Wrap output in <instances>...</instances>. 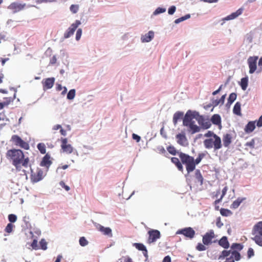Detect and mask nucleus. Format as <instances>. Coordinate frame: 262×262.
I'll use <instances>...</instances> for the list:
<instances>
[{
    "mask_svg": "<svg viewBox=\"0 0 262 262\" xmlns=\"http://www.w3.org/2000/svg\"><path fill=\"white\" fill-rule=\"evenodd\" d=\"M165 10H166L164 8H162L159 7L155 10V11L154 12V14H158L162 13L164 12L165 11Z\"/></svg>",
    "mask_w": 262,
    "mask_h": 262,
    "instance_id": "nucleus-50",
    "label": "nucleus"
},
{
    "mask_svg": "<svg viewBox=\"0 0 262 262\" xmlns=\"http://www.w3.org/2000/svg\"><path fill=\"white\" fill-rule=\"evenodd\" d=\"M59 184L62 188H64L65 190L67 191H69L70 189V187L66 185L63 181H61L59 183Z\"/></svg>",
    "mask_w": 262,
    "mask_h": 262,
    "instance_id": "nucleus-53",
    "label": "nucleus"
},
{
    "mask_svg": "<svg viewBox=\"0 0 262 262\" xmlns=\"http://www.w3.org/2000/svg\"><path fill=\"white\" fill-rule=\"evenodd\" d=\"M254 255V251L252 248H249L247 251V256L248 258H250Z\"/></svg>",
    "mask_w": 262,
    "mask_h": 262,
    "instance_id": "nucleus-47",
    "label": "nucleus"
},
{
    "mask_svg": "<svg viewBox=\"0 0 262 262\" xmlns=\"http://www.w3.org/2000/svg\"><path fill=\"white\" fill-rule=\"evenodd\" d=\"M221 102L219 100H215L212 101V104L214 106H216L220 104Z\"/></svg>",
    "mask_w": 262,
    "mask_h": 262,
    "instance_id": "nucleus-62",
    "label": "nucleus"
},
{
    "mask_svg": "<svg viewBox=\"0 0 262 262\" xmlns=\"http://www.w3.org/2000/svg\"><path fill=\"white\" fill-rule=\"evenodd\" d=\"M57 62V58L55 55H54L51 59L50 61V64H54Z\"/></svg>",
    "mask_w": 262,
    "mask_h": 262,
    "instance_id": "nucleus-57",
    "label": "nucleus"
},
{
    "mask_svg": "<svg viewBox=\"0 0 262 262\" xmlns=\"http://www.w3.org/2000/svg\"><path fill=\"white\" fill-rule=\"evenodd\" d=\"M204 129H208L210 127L211 124L209 121H204L201 124Z\"/></svg>",
    "mask_w": 262,
    "mask_h": 262,
    "instance_id": "nucleus-39",
    "label": "nucleus"
},
{
    "mask_svg": "<svg viewBox=\"0 0 262 262\" xmlns=\"http://www.w3.org/2000/svg\"><path fill=\"white\" fill-rule=\"evenodd\" d=\"M255 128V121H250L246 125L244 130L246 133H250L252 132Z\"/></svg>",
    "mask_w": 262,
    "mask_h": 262,
    "instance_id": "nucleus-23",
    "label": "nucleus"
},
{
    "mask_svg": "<svg viewBox=\"0 0 262 262\" xmlns=\"http://www.w3.org/2000/svg\"><path fill=\"white\" fill-rule=\"evenodd\" d=\"M31 247H32L33 249H38V246H37V241L35 239H34L31 245Z\"/></svg>",
    "mask_w": 262,
    "mask_h": 262,
    "instance_id": "nucleus-52",
    "label": "nucleus"
},
{
    "mask_svg": "<svg viewBox=\"0 0 262 262\" xmlns=\"http://www.w3.org/2000/svg\"><path fill=\"white\" fill-rule=\"evenodd\" d=\"M211 120L212 123L215 125H219L221 123V117L218 114L213 115L211 117Z\"/></svg>",
    "mask_w": 262,
    "mask_h": 262,
    "instance_id": "nucleus-30",
    "label": "nucleus"
},
{
    "mask_svg": "<svg viewBox=\"0 0 262 262\" xmlns=\"http://www.w3.org/2000/svg\"><path fill=\"white\" fill-rule=\"evenodd\" d=\"M171 162L176 165L177 168L181 171H183V167L182 164V162H181L179 160V159L178 158L176 157H172L171 158Z\"/></svg>",
    "mask_w": 262,
    "mask_h": 262,
    "instance_id": "nucleus-25",
    "label": "nucleus"
},
{
    "mask_svg": "<svg viewBox=\"0 0 262 262\" xmlns=\"http://www.w3.org/2000/svg\"><path fill=\"white\" fill-rule=\"evenodd\" d=\"M236 96V94L235 93H232L230 94L228 99V102L227 104H229V105H230L235 100Z\"/></svg>",
    "mask_w": 262,
    "mask_h": 262,
    "instance_id": "nucleus-34",
    "label": "nucleus"
},
{
    "mask_svg": "<svg viewBox=\"0 0 262 262\" xmlns=\"http://www.w3.org/2000/svg\"><path fill=\"white\" fill-rule=\"evenodd\" d=\"M196 249L197 250L199 251H204L206 249V247L201 243H199L196 247Z\"/></svg>",
    "mask_w": 262,
    "mask_h": 262,
    "instance_id": "nucleus-46",
    "label": "nucleus"
},
{
    "mask_svg": "<svg viewBox=\"0 0 262 262\" xmlns=\"http://www.w3.org/2000/svg\"><path fill=\"white\" fill-rule=\"evenodd\" d=\"M6 157L15 167L17 172H20L21 175L27 176V171L25 168L31 166L30 159L25 157L23 151L20 149H11L8 150Z\"/></svg>",
    "mask_w": 262,
    "mask_h": 262,
    "instance_id": "nucleus-1",
    "label": "nucleus"
},
{
    "mask_svg": "<svg viewBox=\"0 0 262 262\" xmlns=\"http://www.w3.org/2000/svg\"><path fill=\"white\" fill-rule=\"evenodd\" d=\"M55 78L53 77L45 79L42 80V83L44 90L52 88L54 84Z\"/></svg>",
    "mask_w": 262,
    "mask_h": 262,
    "instance_id": "nucleus-15",
    "label": "nucleus"
},
{
    "mask_svg": "<svg viewBox=\"0 0 262 262\" xmlns=\"http://www.w3.org/2000/svg\"><path fill=\"white\" fill-rule=\"evenodd\" d=\"M205 154L204 153H200L198 155V157L196 158V159H193V162L194 163V167L195 168L196 165H198L199 164L202 160L205 157Z\"/></svg>",
    "mask_w": 262,
    "mask_h": 262,
    "instance_id": "nucleus-32",
    "label": "nucleus"
},
{
    "mask_svg": "<svg viewBox=\"0 0 262 262\" xmlns=\"http://www.w3.org/2000/svg\"><path fill=\"white\" fill-rule=\"evenodd\" d=\"M256 125L259 127L262 126V115L260 116L258 120L257 121Z\"/></svg>",
    "mask_w": 262,
    "mask_h": 262,
    "instance_id": "nucleus-59",
    "label": "nucleus"
},
{
    "mask_svg": "<svg viewBox=\"0 0 262 262\" xmlns=\"http://www.w3.org/2000/svg\"><path fill=\"white\" fill-rule=\"evenodd\" d=\"M8 220L11 223H14L17 220V216L14 214H10L8 215Z\"/></svg>",
    "mask_w": 262,
    "mask_h": 262,
    "instance_id": "nucleus-44",
    "label": "nucleus"
},
{
    "mask_svg": "<svg viewBox=\"0 0 262 262\" xmlns=\"http://www.w3.org/2000/svg\"><path fill=\"white\" fill-rule=\"evenodd\" d=\"M31 169V181L33 183H36L39 181H40L42 179L43 177V171L40 169H37L36 172H34L31 168V166L29 167Z\"/></svg>",
    "mask_w": 262,
    "mask_h": 262,
    "instance_id": "nucleus-11",
    "label": "nucleus"
},
{
    "mask_svg": "<svg viewBox=\"0 0 262 262\" xmlns=\"http://www.w3.org/2000/svg\"><path fill=\"white\" fill-rule=\"evenodd\" d=\"M177 234H183L186 237L191 239L194 237L195 235L194 230L191 227H187L181 230H178Z\"/></svg>",
    "mask_w": 262,
    "mask_h": 262,
    "instance_id": "nucleus-13",
    "label": "nucleus"
},
{
    "mask_svg": "<svg viewBox=\"0 0 262 262\" xmlns=\"http://www.w3.org/2000/svg\"><path fill=\"white\" fill-rule=\"evenodd\" d=\"M228 190V187L227 186H225L222 190V194L221 195V198H223V197L225 195L226 192H227V191Z\"/></svg>",
    "mask_w": 262,
    "mask_h": 262,
    "instance_id": "nucleus-60",
    "label": "nucleus"
},
{
    "mask_svg": "<svg viewBox=\"0 0 262 262\" xmlns=\"http://www.w3.org/2000/svg\"><path fill=\"white\" fill-rule=\"evenodd\" d=\"M162 262H171V258L169 256H165Z\"/></svg>",
    "mask_w": 262,
    "mask_h": 262,
    "instance_id": "nucleus-61",
    "label": "nucleus"
},
{
    "mask_svg": "<svg viewBox=\"0 0 262 262\" xmlns=\"http://www.w3.org/2000/svg\"><path fill=\"white\" fill-rule=\"evenodd\" d=\"M233 113L237 115L241 116L242 115L241 114V104L239 102H237L233 108Z\"/></svg>",
    "mask_w": 262,
    "mask_h": 262,
    "instance_id": "nucleus-27",
    "label": "nucleus"
},
{
    "mask_svg": "<svg viewBox=\"0 0 262 262\" xmlns=\"http://www.w3.org/2000/svg\"><path fill=\"white\" fill-rule=\"evenodd\" d=\"M215 135H216L215 134H214L212 131L209 130L204 135V137H209V138H210L214 137Z\"/></svg>",
    "mask_w": 262,
    "mask_h": 262,
    "instance_id": "nucleus-49",
    "label": "nucleus"
},
{
    "mask_svg": "<svg viewBox=\"0 0 262 262\" xmlns=\"http://www.w3.org/2000/svg\"><path fill=\"white\" fill-rule=\"evenodd\" d=\"M13 227L14 225L13 224H12L11 223H9L6 227L5 231L7 233H10L12 232V231H13Z\"/></svg>",
    "mask_w": 262,
    "mask_h": 262,
    "instance_id": "nucleus-38",
    "label": "nucleus"
},
{
    "mask_svg": "<svg viewBox=\"0 0 262 262\" xmlns=\"http://www.w3.org/2000/svg\"><path fill=\"white\" fill-rule=\"evenodd\" d=\"M243 248V246L241 244L233 243L231 246V249L230 250H223L221 254L219 256V259H223L225 257L229 256L230 254H232L235 260L238 261L241 258L239 251Z\"/></svg>",
    "mask_w": 262,
    "mask_h": 262,
    "instance_id": "nucleus-2",
    "label": "nucleus"
},
{
    "mask_svg": "<svg viewBox=\"0 0 262 262\" xmlns=\"http://www.w3.org/2000/svg\"><path fill=\"white\" fill-rule=\"evenodd\" d=\"M195 178L198 182L202 185L203 184L204 179L199 169H197L195 171Z\"/></svg>",
    "mask_w": 262,
    "mask_h": 262,
    "instance_id": "nucleus-29",
    "label": "nucleus"
},
{
    "mask_svg": "<svg viewBox=\"0 0 262 262\" xmlns=\"http://www.w3.org/2000/svg\"><path fill=\"white\" fill-rule=\"evenodd\" d=\"M187 127H189V131L192 134L198 133L200 130V127L194 124V121L190 124Z\"/></svg>",
    "mask_w": 262,
    "mask_h": 262,
    "instance_id": "nucleus-28",
    "label": "nucleus"
},
{
    "mask_svg": "<svg viewBox=\"0 0 262 262\" xmlns=\"http://www.w3.org/2000/svg\"><path fill=\"white\" fill-rule=\"evenodd\" d=\"M216 225L218 228H221L223 226V223L221 222L220 217H218L217 219Z\"/></svg>",
    "mask_w": 262,
    "mask_h": 262,
    "instance_id": "nucleus-55",
    "label": "nucleus"
},
{
    "mask_svg": "<svg viewBox=\"0 0 262 262\" xmlns=\"http://www.w3.org/2000/svg\"><path fill=\"white\" fill-rule=\"evenodd\" d=\"M40 244L42 249L46 250L47 249V243L43 239L40 242Z\"/></svg>",
    "mask_w": 262,
    "mask_h": 262,
    "instance_id": "nucleus-54",
    "label": "nucleus"
},
{
    "mask_svg": "<svg viewBox=\"0 0 262 262\" xmlns=\"http://www.w3.org/2000/svg\"><path fill=\"white\" fill-rule=\"evenodd\" d=\"M219 244L221 246L225 249H227L229 247V243L226 236H223L222 237L219 241Z\"/></svg>",
    "mask_w": 262,
    "mask_h": 262,
    "instance_id": "nucleus-26",
    "label": "nucleus"
},
{
    "mask_svg": "<svg viewBox=\"0 0 262 262\" xmlns=\"http://www.w3.org/2000/svg\"><path fill=\"white\" fill-rule=\"evenodd\" d=\"M178 155L182 163L185 165L187 173L192 172L195 169L193 157L182 152Z\"/></svg>",
    "mask_w": 262,
    "mask_h": 262,
    "instance_id": "nucleus-4",
    "label": "nucleus"
},
{
    "mask_svg": "<svg viewBox=\"0 0 262 262\" xmlns=\"http://www.w3.org/2000/svg\"><path fill=\"white\" fill-rule=\"evenodd\" d=\"M220 213L222 215L224 216H228L232 214V212L230 210L225 208H221Z\"/></svg>",
    "mask_w": 262,
    "mask_h": 262,
    "instance_id": "nucleus-35",
    "label": "nucleus"
},
{
    "mask_svg": "<svg viewBox=\"0 0 262 262\" xmlns=\"http://www.w3.org/2000/svg\"><path fill=\"white\" fill-rule=\"evenodd\" d=\"M97 229L100 232H101L104 235H108L110 237H112V229L109 227H104L103 226L98 224L96 226Z\"/></svg>",
    "mask_w": 262,
    "mask_h": 262,
    "instance_id": "nucleus-16",
    "label": "nucleus"
},
{
    "mask_svg": "<svg viewBox=\"0 0 262 262\" xmlns=\"http://www.w3.org/2000/svg\"><path fill=\"white\" fill-rule=\"evenodd\" d=\"M257 56H250L248 59V64L249 68V73L253 74L257 69Z\"/></svg>",
    "mask_w": 262,
    "mask_h": 262,
    "instance_id": "nucleus-12",
    "label": "nucleus"
},
{
    "mask_svg": "<svg viewBox=\"0 0 262 262\" xmlns=\"http://www.w3.org/2000/svg\"><path fill=\"white\" fill-rule=\"evenodd\" d=\"M226 97V95H223L221 98L219 99L221 103L223 104L224 103L225 99Z\"/></svg>",
    "mask_w": 262,
    "mask_h": 262,
    "instance_id": "nucleus-63",
    "label": "nucleus"
},
{
    "mask_svg": "<svg viewBox=\"0 0 262 262\" xmlns=\"http://www.w3.org/2000/svg\"><path fill=\"white\" fill-rule=\"evenodd\" d=\"M183 115V114L182 113L178 112L176 113L173 117V122L174 124H176L178 122V121L181 119Z\"/></svg>",
    "mask_w": 262,
    "mask_h": 262,
    "instance_id": "nucleus-33",
    "label": "nucleus"
},
{
    "mask_svg": "<svg viewBox=\"0 0 262 262\" xmlns=\"http://www.w3.org/2000/svg\"><path fill=\"white\" fill-rule=\"evenodd\" d=\"M132 138L134 140H136L137 142H139L141 140V137L137 134H133Z\"/></svg>",
    "mask_w": 262,
    "mask_h": 262,
    "instance_id": "nucleus-56",
    "label": "nucleus"
},
{
    "mask_svg": "<svg viewBox=\"0 0 262 262\" xmlns=\"http://www.w3.org/2000/svg\"><path fill=\"white\" fill-rule=\"evenodd\" d=\"M176 139L178 143L182 146H185L187 144V140L184 133L177 135Z\"/></svg>",
    "mask_w": 262,
    "mask_h": 262,
    "instance_id": "nucleus-18",
    "label": "nucleus"
},
{
    "mask_svg": "<svg viewBox=\"0 0 262 262\" xmlns=\"http://www.w3.org/2000/svg\"><path fill=\"white\" fill-rule=\"evenodd\" d=\"M61 149L62 151L67 154H70L73 152L74 148L73 146L68 143L67 138H61Z\"/></svg>",
    "mask_w": 262,
    "mask_h": 262,
    "instance_id": "nucleus-8",
    "label": "nucleus"
},
{
    "mask_svg": "<svg viewBox=\"0 0 262 262\" xmlns=\"http://www.w3.org/2000/svg\"><path fill=\"white\" fill-rule=\"evenodd\" d=\"M50 156L47 154L42 158L40 162V166L49 168L52 164V161L50 160Z\"/></svg>",
    "mask_w": 262,
    "mask_h": 262,
    "instance_id": "nucleus-19",
    "label": "nucleus"
},
{
    "mask_svg": "<svg viewBox=\"0 0 262 262\" xmlns=\"http://www.w3.org/2000/svg\"><path fill=\"white\" fill-rule=\"evenodd\" d=\"M223 145L225 147H227L232 142V136L229 134H226L223 137Z\"/></svg>",
    "mask_w": 262,
    "mask_h": 262,
    "instance_id": "nucleus-22",
    "label": "nucleus"
},
{
    "mask_svg": "<svg viewBox=\"0 0 262 262\" xmlns=\"http://www.w3.org/2000/svg\"><path fill=\"white\" fill-rule=\"evenodd\" d=\"M252 234L254 235L252 239L257 245L262 247V221L258 222L253 226Z\"/></svg>",
    "mask_w": 262,
    "mask_h": 262,
    "instance_id": "nucleus-5",
    "label": "nucleus"
},
{
    "mask_svg": "<svg viewBox=\"0 0 262 262\" xmlns=\"http://www.w3.org/2000/svg\"><path fill=\"white\" fill-rule=\"evenodd\" d=\"M81 24L79 20H76L74 23H73L70 27L64 32L63 37L64 38H68L72 36L78 27Z\"/></svg>",
    "mask_w": 262,
    "mask_h": 262,
    "instance_id": "nucleus-10",
    "label": "nucleus"
},
{
    "mask_svg": "<svg viewBox=\"0 0 262 262\" xmlns=\"http://www.w3.org/2000/svg\"><path fill=\"white\" fill-rule=\"evenodd\" d=\"M248 84V77H245L241 79L240 85L243 90H246Z\"/></svg>",
    "mask_w": 262,
    "mask_h": 262,
    "instance_id": "nucleus-31",
    "label": "nucleus"
},
{
    "mask_svg": "<svg viewBox=\"0 0 262 262\" xmlns=\"http://www.w3.org/2000/svg\"><path fill=\"white\" fill-rule=\"evenodd\" d=\"M246 146L249 147L251 149H253L255 148V140L254 139H252L250 141L247 142L245 144Z\"/></svg>",
    "mask_w": 262,
    "mask_h": 262,
    "instance_id": "nucleus-45",
    "label": "nucleus"
},
{
    "mask_svg": "<svg viewBox=\"0 0 262 262\" xmlns=\"http://www.w3.org/2000/svg\"><path fill=\"white\" fill-rule=\"evenodd\" d=\"M11 141L16 146H19L20 147L24 148L26 150H28L29 149V144L22 140L20 137L18 135H13L11 137Z\"/></svg>",
    "mask_w": 262,
    "mask_h": 262,
    "instance_id": "nucleus-6",
    "label": "nucleus"
},
{
    "mask_svg": "<svg viewBox=\"0 0 262 262\" xmlns=\"http://www.w3.org/2000/svg\"><path fill=\"white\" fill-rule=\"evenodd\" d=\"M204 146L206 149L213 148L214 150H217L222 147L221 138L215 135L213 138L206 139L203 141Z\"/></svg>",
    "mask_w": 262,
    "mask_h": 262,
    "instance_id": "nucleus-3",
    "label": "nucleus"
},
{
    "mask_svg": "<svg viewBox=\"0 0 262 262\" xmlns=\"http://www.w3.org/2000/svg\"><path fill=\"white\" fill-rule=\"evenodd\" d=\"M246 200L245 198H238L235 200L230 206V208L233 209L237 208L241 203Z\"/></svg>",
    "mask_w": 262,
    "mask_h": 262,
    "instance_id": "nucleus-24",
    "label": "nucleus"
},
{
    "mask_svg": "<svg viewBox=\"0 0 262 262\" xmlns=\"http://www.w3.org/2000/svg\"><path fill=\"white\" fill-rule=\"evenodd\" d=\"M168 151L172 155H176L177 154V150L176 148L172 146H169L167 147Z\"/></svg>",
    "mask_w": 262,
    "mask_h": 262,
    "instance_id": "nucleus-43",
    "label": "nucleus"
},
{
    "mask_svg": "<svg viewBox=\"0 0 262 262\" xmlns=\"http://www.w3.org/2000/svg\"><path fill=\"white\" fill-rule=\"evenodd\" d=\"M226 257L227 258L224 262H234V260H235L234 258V256H232V254H231L229 257Z\"/></svg>",
    "mask_w": 262,
    "mask_h": 262,
    "instance_id": "nucleus-58",
    "label": "nucleus"
},
{
    "mask_svg": "<svg viewBox=\"0 0 262 262\" xmlns=\"http://www.w3.org/2000/svg\"><path fill=\"white\" fill-rule=\"evenodd\" d=\"M154 37V32L152 31H150L141 37V40L143 42H148L151 41Z\"/></svg>",
    "mask_w": 262,
    "mask_h": 262,
    "instance_id": "nucleus-20",
    "label": "nucleus"
},
{
    "mask_svg": "<svg viewBox=\"0 0 262 262\" xmlns=\"http://www.w3.org/2000/svg\"><path fill=\"white\" fill-rule=\"evenodd\" d=\"M75 90L74 89L71 90L67 95V98L69 100L74 99L75 96Z\"/></svg>",
    "mask_w": 262,
    "mask_h": 262,
    "instance_id": "nucleus-37",
    "label": "nucleus"
},
{
    "mask_svg": "<svg viewBox=\"0 0 262 262\" xmlns=\"http://www.w3.org/2000/svg\"><path fill=\"white\" fill-rule=\"evenodd\" d=\"M148 234L149 236L147 239V243L149 244L156 242V241L161 237L160 232L156 229L149 230L148 231Z\"/></svg>",
    "mask_w": 262,
    "mask_h": 262,
    "instance_id": "nucleus-9",
    "label": "nucleus"
},
{
    "mask_svg": "<svg viewBox=\"0 0 262 262\" xmlns=\"http://www.w3.org/2000/svg\"><path fill=\"white\" fill-rule=\"evenodd\" d=\"M79 244L83 247L88 244V242L84 237H81L79 239Z\"/></svg>",
    "mask_w": 262,
    "mask_h": 262,
    "instance_id": "nucleus-42",
    "label": "nucleus"
},
{
    "mask_svg": "<svg viewBox=\"0 0 262 262\" xmlns=\"http://www.w3.org/2000/svg\"><path fill=\"white\" fill-rule=\"evenodd\" d=\"M176 8L175 6H171L168 9V14L170 15L173 14L174 13V12L176 11Z\"/></svg>",
    "mask_w": 262,
    "mask_h": 262,
    "instance_id": "nucleus-51",
    "label": "nucleus"
},
{
    "mask_svg": "<svg viewBox=\"0 0 262 262\" xmlns=\"http://www.w3.org/2000/svg\"><path fill=\"white\" fill-rule=\"evenodd\" d=\"M243 11V9L239 8L236 12L231 13L230 15L227 16L224 18V20H228L233 19L236 18L237 16L242 14Z\"/></svg>",
    "mask_w": 262,
    "mask_h": 262,
    "instance_id": "nucleus-21",
    "label": "nucleus"
},
{
    "mask_svg": "<svg viewBox=\"0 0 262 262\" xmlns=\"http://www.w3.org/2000/svg\"><path fill=\"white\" fill-rule=\"evenodd\" d=\"M193 117L194 116L191 114L190 111L187 112L183 119V125L185 126H188L189 125H190V124H191L194 121L192 120Z\"/></svg>",
    "mask_w": 262,
    "mask_h": 262,
    "instance_id": "nucleus-17",
    "label": "nucleus"
},
{
    "mask_svg": "<svg viewBox=\"0 0 262 262\" xmlns=\"http://www.w3.org/2000/svg\"><path fill=\"white\" fill-rule=\"evenodd\" d=\"M81 35H82V29L81 28H79L77 30V32H76V40H79L80 39Z\"/></svg>",
    "mask_w": 262,
    "mask_h": 262,
    "instance_id": "nucleus-48",
    "label": "nucleus"
},
{
    "mask_svg": "<svg viewBox=\"0 0 262 262\" xmlns=\"http://www.w3.org/2000/svg\"><path fill=\"white\" fill-rule=\"evenodd\" d=\"M135 247L140 251H143L146 248L145 246L141 243H135L134 244Z\"/></svg>",
    "mask_w": 262,
    "mask_h": 262,
    "instance_id": "nucleus-41",
    "label": "nucleus"
},
{
    "mask_svg": "<svg viewBox=\"0 0 262 262\" xmlns=\"http://www.w3.org/2000/svg\"><path fill=\"white\" fill-rule=\"evenodd\" d=\"M70 11L73 13H76L78 12L79 10V5H72L70 7Z\"/></svg>",
    "mask_w": 262,
    "mask_h": 262,
    "instance_id": "nucleus-40",
    "label": "nucleus"
},
{
    "mask_svg": "<svg viewBox=\"0 0 262 262\" xmlns=\"http://www.w3.org/2000/svg\"><path fill=\"white\" fill-rule=\"evenodd\" d=\"M26 7L25 3H20L19 2L11 3L8 6V9L10 10L13 13H16L23 10Z\"/></svg>",
    "mask_w": 262,
    "mask_h": 262,
    "instance_id": "nucleus-7",
    "label": "nucleus"
},
{
    "mask_svg": "<svg viewBox=\"0 0 262 262\" xmlns=\"http://www.w3.org/2000/svg\"><path fill=\"white\" fill-rule=\"evenodd\" d=\"M37 147L41 154H45L46 153V146L43 143H40L38 144Z\"/></svg>",
    "mask_w": 262,
    "mask_h": 262,
    "instance_id": "nucleus-36",
    "label": "nucleus"
},
{
    "mask_svg": "<svg viewBox=\"0 0 262 262\" xmlns=\"http://www.w3.org/2000/svg\"><path fill=\"white\" fill-rule=\"evenodd\" d=\"M215 237L214 233L212 230L205 233L203 236V243L205 245H208L212 243V239Z\"/></svg>",
    "mask_w": 262,
    "mask_h": 262,
    "instance_id": "nucleus-14",
    "label": "nucleus"
},
{
    "mask_svg": "<svg viewBox=\"0 0 262 262\" xmlns=\"http://www.w3.org/2000/svg\"><path fill=\"white\" fill-rule=\"evenodd\" d=\"M61 128V126L59 124H57V125H55L53 126V129L54 130H57V129H59Z\"/></svg>",
    "mask_w": 262,
    "mask_h": 262,
    "instance_id": "nucleus-64",
    "label": "nucleus"
}]
</instances>
